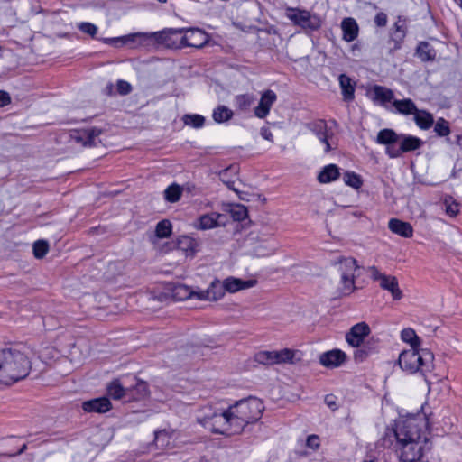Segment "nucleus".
I'll list each match as a JSON object with an SVG mask.
<instances>
[{
    "label": "nucleus",
    "instance_id": "obj_1",
    "mask_svg": "<svg viewBox=\"0 0 462 462\" xmlns=\"http://www.w3.org/2000/svg\"><path fill=\"white\" fill-rule=\"evenodd\" d=\"M425 420L411 417L395 423L390 430L396 439L397 452L402 462H415L431 449V443L426 436Z\"/></svg>",
    "mask_w": 462,
    "mask_h": 462
},
{
    "label": "nucleus",
    "instance_id": "obj_2",
    "mask_svg": "<svg viewBox=\"0 0 462 462\" xmlns=\"http://www.w3.org/2000/svg\"><path fill=\"white\" fill-rule=\"evenodd\" d=\"M32 369L29 357L16 348L0 349V383L11 385L26 378Z\"/></svg>",
    "mask_w": 462,
    "mask_h": 462
},
{
    "label": "nucleus",
    "instance_id": "obj_3",
    "mask_svg": "<svg viewBox=\"0 0 462 462\" xmlns=\"http://www.w3.org/2000/svg\"><path fill=\"white\" fill-rule=\"evenodd\" d=\"M186 28H166L162 31L153 32H136L122 37L104 38L102 41L107 44H116L121 42L125 44L134 38H143L152 40L155 43L168 49H182V36Z\"/></svg>",
    "mask_w": 462,
    "mask_h": 462
},
{
    "label": "nucleus",
    "instance_id": "obj_4",
    "mask_svg": "<svg viewBox=\"0 0 462 462\" xmlns=\"http://www.w3.org/2000/svg\"><path fill=\"white\" fill-rule=\"evenodd\" d=\"M229 408L233 416V431L237 433H240L247 424L258 421L265 409L260 399L252 396L236 402Z\"/></svg>",
    "mask_w": 462,
    "mask_h": 462
},
{
    "label": "nucleus",
    "instance_id": "obj_5",
    "mask_svg": "<svg viewBox=\"0 0 462 462\" xmlns=\"http://www.w3.org/2000/svg\"><path fill=\"white\" fill-rule=\"evenodd\" d=\"M197 421L204 428L217 434H236L234 432L233 416L230 408L226 410H214L212 407H205L201 415L197 417Z\"/></svg>",
    "mask_w": 462,
    "mask_h": 462
},
{
    "label": "nucleus",
    "instance_id": "obj_6",
    "mask_svg": "<svg viewBox=\"0 0 462 462\" xmlns=\"http://www.w3.org/2000/svg\"><path fill=\"white\" fill-rule=\"evenodd\" d=\"M434 355L427 348H411L403 350L398 359L400 367L409 373L422 374L430 372L433 367Z\"/></svg>",
    "mask_w": 462,
    "mask_h": 462
},
{
    "label": "nucleus",
    "instance_id": "obj_7",
    "mask_svg": "<svg viewBox=\"0 0 462 462\" xmlns=\"http://www.w3.org/2000/svg\"><path fill=\"white\" fill-rule=\"evenodd\" d=\"M256 284V280H242L235 277H227L222 284L220 282H212L211 286L202 291L199 295V300H217L224 295V291L236 292L241 290L249 289Z\"/></svg>",
    "mask_w": 462,
    "mask_h": 462
},
{
    "label": "nucleus",
    "instance_id": "obj_8",
    "mask_svg": "<svg viewBox=\"0 0 462 462\" xmlns=\"http://www.w3.org/2000/svg\"><path fill=\"white\" fill-rule=\"evenodd\" d=\"M285 16L293 25L300 27L305 31H318L322 25L319 15L297 7H287L285 9Z\"/></svg>",
    "mask_w": 462,
    "mask_h": 462
},
{
    "label": "nucleus",
    "instance_id": "obj_9",
    "mask_svg": "<svg viewBox=\"0 0 462 462\" xmlns=\"http://www.w3.org/2000/svg\"><path fill=\"white\" fill-rule=\"evenodd\" d=\"M399 134L390 128L380 130L376 137V142L378 143L386 145V154L390 158H398L402 154L401 152V146H396V143H399Z\"/></svg>",
    "mask_w": 462,
    "mask_h": 462
},
{
    "label": "nucleus",
    "instance_id": "obj_10",
    "mask_svg": "<svg viewBox=\"0 0 462 462\" xmlns=\"http://www.w3.org/2000/svg\"><path fill=\"white\" fill-rule=\"evenodd\" d=\"M208 41V34L199 28H186L182 36V48L193 47L200 49Z\"/></svg>",
    "mask_w": 462,
    "mask_h": 462
},
{
    "label": "nucleus",
    "instance_id": "obj_11",
    "mask_svg": "<svg viewBox=\"0 0 462 462\" xmlns=\"http://www.w3.org/2000/svg\"><path fill=\"white\" fill-rule=\"evenodd\" d=\"M102 133V130L97 127H90L87 129L73 130L70 133V138L77 143H81L83 146H95L97 144L96 138Z\"/></svg>",
    "mask_w": 462,
    "mask_h": 462
},
{
    "label": "nucleus",
    "instance_id": "obj_12",
    "mask_svg": "<svg viewBox=\"0 0 462 462\" xmlns=\"http://www.w3.org/2000/svg\"><path fill=\"white\" fill-rule=\"evenodd\" d=\"M370 333V328L365 322L354 325L346 335V342L353 347H359L365 337Z\"/></svg>",
    "mask_w": 462,
    "mask_h": 462
},
{
    "label": "nucleus",
    "instance_id": "obj_13",
    "mask_svg": "<svg viewBox=\"0 0 462 462\" xmlns=\"http://www.w3.org/2000/svg\"><path fill=\"white\" fill-rule=\"evenodd\" d=\"M346 355L340 349H332L319 356V363L327 368H336L346 361Z\"/></svg>",
    "mask_w": 462,
    "mask_h": 462
},
{
    "label": "nucleus",
    "instance_id": "obj_14",
    "mask_svg": "<svg viewBox=\"0 0 462 462\" xmlns=\"http://www.w3.org/2000/svg\"><path fill=\"white\" fill-rule=\"evenodd\" d=\"M276 99L277 96L274 91L271 89L265 90L261 96L258 106L254 108L255 116L261 119L265 118Z\"/></svg>",
    "mask_w": 462,
    "mask_h": 462
},
{
    "label": "nucleus",
    "instance_id": "obj_15",
    "mask_svg": "<svg viewBox=\"0 0 462 462\" xmlns=\"http://www.w3.org/2000/svg\"><path fill=\"white\" fill-rule=\"evenodd\" d=\"M82 409L86 412L105 413L112 409V403L109 398L99 397L84 402Z\"/></svg>",
    "mask_w": 462,
    "mask_h": 462
},
{
    "label": "nucleus",
    "instance_id": "obj_16",
    "mask_svg": "<svg viewBox=\"0 0 462 462\" xmlns=\"http://www.w3.org/2000/svg\"><path fill=\"white\" fill-rule=\"evenodd\" d=\"M226 217L223 214L212 212L209 214H204L198 219L199 225L196 226L199 229L207 230L217 226H225L226 223L223 219Z\"/></svg>",
    "mask_w": 462,
    "mask_h": 462
},
{
    "label": "nucleus",
    "instance_id": "obj_17",
    "mask_svg": "<svg viewBox=\"0 0 462 462\" xmlns=\"http://www.w3.org/2000/svg\"><path fill=\"white\" fill-rule=\"evenodd\" d=\"M388 228L393 234L405 238H410L413 236L412 226L409 222L398 218H391L388 222Z\"/></svg>",
    "mask_w": 462,
    "mask_h": 462
},
{
    "label": "nucleus",
    "instance_id": "obj_18",
    "mask_svg": "<svg viewBox=\"0 0 462 462\" xmlns=\"http://www.w3.org/2000/svg\"><path fill=\"white\" fill-rule=\"evenodd\" d=\"M341 29L343 32V40L351 42L355 41L359 32V27L356 21L352 17L344 18L341 22Z\"/></svg>",
    "mask_w": 462,
    "mask_h": 462
},
{
    "label": "nucleus",
    "instance_id": "obj_19",
    "mask_svg": "<svg viewBox=\"0 0 462 462\" xmlns=\"http://www.w3.org/2000/svg\"><path fill=\"white\" fill-rule=\"evenodd\" d=\"M399 144L402 153L416 151L424 144V142L417 136L409 134H399Z\"/></svg>",
    "mask_w": 462,
    "mask_h": 462
},
{
    "label": "nucleus",
    "instance_id": "obj_20",
    "mask_svg": "<svg viewBox=\"0 0 462 462\" xmlns=\"http://www.w3.org/2000/svg\"><path fill=\"white\" fill-rule=\"evenodd\" d=\"M339 86L342 91L343 99L346 102L353 101L355 98L356 83L346 74H340L338 78Z\"/></svg>",
    "mask_w": 462,
    "mask_h": 462
},
{
    "label": "nucleus",
    "instance_id": "obj_21",
    "mask_svg": "<svg viewBox=\"0 0 462 462\" xmlns=\"http://www.w3.org/2000/svg\"><path fill=\"white\" fill-rule=\"evenodd\" d=\"M171 291L172 298L178 301L190 299L193 296H196L198 299H199V295L201 293V291L195 292L190 287L180 283L174 284Z\"/></svg>",
    "mask_w": 462,
    "mask_h": 462
},
{
    "label": "nucleus",
    "instance_id": "obj_22",
    "mask_svg": "<svg viewBox=\"0 0 462 462\" xmlns=\"http://www.w3.org/2000/svg\"><path fill=\"white\" fill-rule=\"evenodd\" d=\"M373 92V100L377 101L380 105L385 106L387 103H390L394 100V93L392 89L387 88L383 86L374 85L372 88Z\"/></svg>",
    "mask_w": 462,
    "mask_h": 462
},
{
    "label": "nucleus",
    "instance_id": "obj_23",
    "mask_svg": "<svg viewBox=\"0 0 462 462\" xmlns=\"http://www.w3.org/2000/svg\"><path fill=\"white\" fill-rule=\"evenodd\" d=\"M339 167L336 164H328L321 169L317 180L319 183H330L337 180L340 176Z\"/></svg>",
    "mask_w": 462,
    "mask_h": 462
},
{
    "label": "nucleus",
    "instance_id": "obj_24",
    "mask_svg": "<svg viewBox=\"0 0 462 462\" xmlns=\"http://www.w3.org/2000/svg\"><path fill=\"white\" fill-rule=\"evenodd\" d=\"M380 287L383 290L389 291L393 300H401L402 291L399 289L398 281L395 276L386 275L383 277L380 282Z\"/></svg>",
    "mask_w": 462,
    "mask_h": 462
},
{
    "label": "nucleus",
    "instance_id": "obj_25",
    "mask_svg": "<svg viewBox=\"0 0 462 462\" xmlns=\"http://www.w3.org/2000/svg\"><path fill=\"white\" fill-rule=\"evenodd\" d=\"M393 106H394L396 113L404 116L414 115L416 112H418V108L415 103L411 98H404L400 100L394 99L393 101Z\"/></svg>",
    "mask_w": 462,
    "mask_h": 462
},
{
    "label": "nucleus",
    "instance_id": "obj_26",
    "mask_svg": "<svg viewBox=\"0 0 462 462\" xmlns=\"http://www.w3.org/2000/svg\"><path fill=\"white\" fill-rule=\"evenodd\" d=\"M107 393L110 397H112L115 400H121L124 398H128V392H130V388H125L123 386V384L120 383L119 380H113L108 385H107Z\"/></svg>",
    "mask_w": 462,
    "mask_h": 462
},
{
    "label": "nucleus",
    "instance_id": "obj_27",
    "mask_svg": "<svg viewBox=\"0 0 462 462\" xmlns=\"http://www.w3.org/2000/svg\"><path fill=\"white\" fill-rule=\"evenodd\" d=\"M416 54L421 61H433L436 58L435 49L427 42H420L416 49Z\"/></svg>",
    "mask_w": 462,
    "mask_h": 462
},
{
    "label": "nucleus",
    "instance_id": "obj_28",
    "mask_svg": "<svg viewBox=\"0 0 462 462\" xmlns=\"http://www.w3.org/2000/svg\"><path fill=\"white\" fill-rule=\"evenodd\" d=\"M414 121L418 127L422 130H428L434 125L432 114L426 110H420L414 114Z\"/></svg>",
    "mask_w": 462,
    "mask_h": 462
},
{
    "label": "nucleus",
    "instance_id": "obj_29",
    "mask_svg": "<svg viewBox=\"0 0 462 462\" xmlns=\"http://www.w3.org/2000/svg\"><path fill=\"white\" fill-rule=\"evenodd\" d=\"M197 242L189 236H182L177 240V248L185 253V254L193 256L197 252Z\"/></svg>",
    "mask_w": 462,
    "mask_h": 462
},
{
    "label": "nucleus",
    "instance_id": "obj_30",
    "mask_svg": "<svg viewBox=\"0 0 462 462\" xmlns=\"http://www.w3.org/2000/svg\"><path fill=\"white\" fill-rule=\"evenodd\" d=\"M128 399L141 400L149 394V388L146 382L142 380H136L134 387H129Z\"/></svg>",
    "mask_w": 462,
    "mask_h": 462
},
{
    "label": "nucleus",
    "instance_id": "obj_31",
    "mask_svg": "<svg viewBox=\"0 0 462 462\" xmlns=\"http://www.w3.org/2000/svg\"><path fill=\"white\" fill-rule=\"evenodd\" d=\"M335 263L340 264L342 274L355 275V272L359 268L357 261L353 257H340Z\"/></svg>",
    "mask_w": 462,
    "mask_h": 462
},
{
    "label": "nucleus",
    "instance_id": "obj_32",
    "mask_svg": "<svg viewBox=\"0 0 462 462\" xmlns=\"http://www.w3.org/2000/svg\"><path fill=\"white\" fill-rule=\"evenodd\" d=\"M183 189L177 183H172L164 190V199L170 203L178 202L182 194Z\"/></svg>",
    "mask_w": 462,
    "mask_h": 462
},
{
    "label": "nucleus",
    "instance_id": "obj_33",
    "mask_svg": "<svg viewBox=\"0 0 462 462\" xmlns=\"http://www.w3.org/2000/svg\"><path fill=\"white\" fill-rule=\"evenodd\" d=\"M234 116V113L226 106H218L213 110V119L217 123H224L230 120Z\"/></svg>",
    "mask_w": 462,
    "mask_h": 462
},
{
    "label": "nucleus",
    "instance_id": "obj_34",
    "mask_svg": "<svg viewBox=\"0 0 462 462\" xmlns=\"http://www.w3.org/2000/svg\"><path fill=\"white\" fill-rule=\"evenodd\" d=\"M254 102V97L250 94L237 95L235 97V106L242 112L248 111Z\"/></svg>",
    "mask_w": 462,
    "mask_h": 462
},
{
    "label": "nucleus",
    "instance_id": "obj_35",
    "mask_svg": "<svg viewBox=\"0 0 462 462\" xmlns=\"http://www.w3.org/2000/svg\"><path fill=\"white\" fill-rule=\"evenodd\" d=\"M310 129L316 134L319 141H325L328 137V125L325 120H318L310 125Z\"/></svg>",
    "mask_w": 462,
    "mask_h": 462
},
{
    "label": "nucleus",
    "instance_id": "obj_36",
    "mask_svg": "<svg viewBox=\"0 0 462 462\" xmlns=\"http://www.w3.org/2000/svg\"><path fill=\"white\" fill-rule=\"evenodd\" d=\"M254 360L265 365H274L277 362L276 351H260L255 354Z\"/></svg>",
    "mask_w": 462,
    "mask_h": 462
},
{
    "label": "nucleus",
    "instance_id": "obj_37",
    "mask_svg": "<svg viewBox=\"0 0 462 462\" xmlns=\"http://www.w3.org/2000/svg\"><path fill=\"white\" fill-rule=\"evenodd\" d=\"M355 279H356V275H347V274L341 273L340 293L342 295L346 296V295L351 294L354 291V290L356 289Z\"/></svg>",
    "mask_w": 462,
    "mask_h": 462
},
{
    "label": "nucleus",
    "instance_id": "obj_38",
    "mask_svg": "<svg viewBox=\"0 0 462 462\" xmlns=\"http://www.w3.org/2000/svg\"><path fill=\"white\" fill-rule=\"evenodd\" d=\"M401 338L402 339V341L409 343L411 348H419L420 345V338L411 328H404L401 332Z\"/></svg>",
    "mask_w": 462,
    "mask_h": 462
},
{
    "label": "nucleus",
    "instance_id": "obj_39",
    "mask_svg": "<svg viewBox=\"0 0 462 462\" xmlns=\"http://www.w3.org/2000/svg\"><path fill=\"white\" fill-rule=\"evenodd\" d=\"M344 183L355 189H359L363 185V180L360 175L354 171H346L343 174Z\"/></svg>",
    "mask_w": 462,
    "mask_h": 462
},
{
    "label": "nucleus",
    "instance_id": "obj_40",
    "mask_svg": "<svg viewBox=\"0 0 462 462\" xmlns=\"http://www.w3.org/2000/svg\"><path fill=\"white\" fill-rule=\"evenodd\" d=\"M172 225L170 220L163 219L158 222L155 227V236L158 238H167L171 235Z\"/></svg>",
    "mask_w": 462,
    "mask_h": 462
},
{
    "label": "nucleus",
    "instance_id": "obj_41",
    "mask_svg": "<svg viewBox=\"0 0 462 462\" xmlns=\"http://www.w3.org/2000/svg\"><path fill=\"white\" fill-rule=\"evenodd\" d=\"M434 132L439 137L449 138L451 133L449 123L443 117L438 118L434 125Z\"/></svg>",
    "mask_w": 462,
    "mask_h": 462
},
{
    "label": "nucleus",
    "instance_id": "obj_42",
    "mask_svg": "<svg viewBox=\"0 0 462 462\" xmlns=\"http://www.w3.org/2000/svg\"><path fill=\"white\" fill-rule=\"evenodd\" d=\"M50 245L46 240H37L32 245L33 255L36 259H42L49 252Z\"/></svg>",
    "mask_w": 462,
    "mask_h": 462
},
{
    "label": "nucleus",
    "instance_id": "obj_43",
    "mask_svg": "<svg viewBox=\"0 0 462 462\" xmlns=\"http://www.w3.org/2000/svg\"><path fill=\"white\" fill-rule=\"evenodd\" d=\"M230 216L234 221H243L248 217L246 207L241 204H236L229 210Z\"/></svg>",
    "mask_w": 462,
    "mask_h": 462
},
{
    "label": "nucleus",
    "instance_id": "obj_44",
    "mask_svg": "<svg viewBox=\"0 0 462 462\" xmlns=\"http://www.w3.org/2000/svg\"><path fill=\"white\" fill-rule=\"evenodd\" d=\"M183 121L186 125H190L194 128H200L205 124V118L200 115H185Z\"/></svg>",
    "mask_w": 462,
    "mask_h": 462
},
{
    "label": "nucleus",
    "instance_id": "obj_45",
    "mask_svg": "<svg viewBox=\"0 0 462 462\" xmlns=\"http://www.w3.org/2000/svg\"><path fill=\"white\" fill-rule=\"evenodd\" d=\"M277 362L276 364L282 363H292L294 357V351L289 348H284L280 351H276Z\"/></svg>",
    "mask_w": 462,
    "mask_h": 462
},
{
    "label": "nucleus",
    "instance_id": "obj_46",
    "mask_svg": "<svg viewBox=\"0 0 462 462\" xmlns=\"http://www.w3.org/2000/svg\"><path fill=\"white\" fill-rule=\"evenodd\" d=\"M406 36V31H393L391 32V42L393 43V50H399L402 47V43Z\"/></svg>",
    "mask_w": 462,
    "mask_h": 462
},
{
    "label": "nucleus",
    "instance_id": "obj_47",
    "mask_svg": "<svg viewBox=\"0 0 462 462\" xmlns=\"http://www.w3.org/2000/svg\"><path fill=\"white\" fill-rule=\"evenodd\" d=\"M77 27L80 32L91 36L92 38H95L97 33V27L91 23L82 22L79 23Z\"/></svg>",
    "mask_w": 462,
    "mask_h": 462
},
{
    "label": "nucleus",
    "instance_id": "obj_48",
    "mask_svg": "<svg viewBox=\"0 0 462 462\" xmlns=\"http://www.w3.org/2000/svg\"><path fill=\"white\" fill-rule=\"evenodd\" d=\"M117 93L121 96H126L133 90L131 84L124 79H119L116 82Z\"/></svg>",
    "mask_w": 462,
    "mask_h": 462
},
{
    "label": "nucleus",
    "instance_id": "obj_49",
    "mask_svg": "<svg viewBox=\"0 0 462 462\" xmlns=\"http://www.w3.org/2000/svg\"><path fill=\"white\" fill-rule=\"evenodd\" d=\"M369 356V351L365 347H356L354 352V359L356 363L365 361Z\"/></svg>",
    "mask_w": 462,
    "mask_h": 462
},
{
    "label": "nucleus",
    "instance_id": "obj_50",
    "mask_svg": "<svg viewBox=\"0 0 462 462\" xmlns=\"http://www.w3.org/2000/svg\"><path fill=\"white\" fill-rule=\"evenodd\" d=\"M306 446L313 450L319 449L320 446L319 437L315 434L310 435L307 438Z\"/></svg>",
    "mask_w": 462,
    "mask_h": 462
},
{
    "label": "nucleus",
    "instance_id": "obj_51",
    "mask_svg": "<svg viewBox=\"0 0 462 462\" xmlns=\"http://www.w3.org/2000/svg\"><path fill=\"white\" fill-rule=\"evenodd\" d=\"M387 15L383 12H379L374 17V23L378 27H384L387 24Z\"/></svg>",
    "mask_w": 462,
    "mask_h": 462
},
{
    "label": "nucleus",
    "instance_id": "obj_52",
    "mask_svg": "<svg viewBox=\"0 0 462 462\" xmlns=\"http://www.w3.org/2000/svg\"><path fill=\"white\" fill-rule=\"evenodd\" d=\"M368 271L371 274V278L374 281L381 282L383 280V277L386 276V274L380 273L379 269L374 265L368 267Z\"/></svg>",
    "mask_w": 462,
    "mask_h": 462
},
{
    "label": "nucleus",
    "instance_id": "obj_53",
    "mask_svg": "<svg viewBox=\"0 0 462 462\" xmlns=\"http://www.w3.org/2000/svg\"><path fill=\"white\" fill-rule=\"evenodd\" d=\"M336 396L333 394H327L325 396L324 402L329 407L332 411H335L337 409V403H336Z\"/></svg>",
    "mask_w": 462,
    "mask_h": 462
},
{
    "label": "nucleus",
    "instance_id": "obj_54",
    "mask_svg": "<svg viewBox=\"0 0 462 462\" xmlns=\"http://www.w3.org/2000/svg\"><path fill=\"white\" fill-rule=\"evenodd\" d=\"M227 174V170H224L223 171H221L219 173V176H220V179L226 185V187L229 189H232L234 190L236 193L238 192V189H236L235 188V182L234 181H229V180H226L225 178Z\"/></svg>",
    "mask_w": 462,
    "mask_h": 462
},
{
    "label": "nucleus",
    "instance_id": "obj_55",
    "mask_svg": "<svg viewBox=\"0 0 462 462\" xmlns=\"http://www.w3.org/2000/svg\"><path fill=\"white\" fill-rule=\"evenodd\" d=\"M11 103V97L8 92L0 90V107H4Z\"/></svg>",
    "mask_w": 462,
    "mask_h": 462
},
{
    "label": "nucleus",
    "instance_id": "obj_56",
    "mask_svg": "<svg viewBox=\"0 0 462 462\" xmlns=\"http://www.w3.org/2000/svg\"><path fill=\"white\" fill-rule=\"evenodd\" d=\"M260 133L263 139L273 142V134L268 127H262Z\"/></svg>",
    "mask_w": 462,
    "mask_h": 462
},
{
    "label": "nucleus",
    "instance_id": "obj_57",
    "mask_svg": "<svg viewBox=\"0 0 462 462\" xmlns=\"http://www.w3.org/2000/svg\"><path fill=\"white\" fill-rule=\"evenodd\" d=\"M446 212L448 215L455 217L458 213V205L453 204L447 206Z\"/></svg>",
    "mask_w": 462,
    "mask_h": 462
},
{
    "label": "nucleus",
    "instance_id": "obj_58",
    "mask_svg": "<svg viewBox=\"0 0 462 462\" xmlns=\"http://www.w3.org/2000/svg\"><path fill=\"white\" fill-rule=\"evenodd\" d=\"M446 143L448 144H450V145L457 144V145L462 147V134H457L455 136V140L454 141L451 140L450 138H447L446 139Z\"/></svg>",
    "mask_w": 462,
    "mask_h": 462
},
{
    "label": "nucleus",
    "instance_id": "obj_59",
    "mask_svg": "<svg viewBox=\"0 0 462 462\" xmlns=\"http://www.w3.org/2000/svg\"><path fill=\"white\" fill-rule=\"evenodd\" d=\"M273 253H274L273 247L267 248L264 252H261L259 248L255 249V254L258 256H268V255H272Z\"/></svg>",
    "mask_w": 462,
    "mask_h": 462
},
{
    "label": "nucleus",
    "instance_id": "obj_60",
    "mask_svg": "<svg viewBox=\"0 0 462 462\" xmlns=\"http://www.w3.org/2000/svg\"><path fill=\"white\" fill-rule=\"evenodd\" d=\"M393 31H394V32L406 31L405 26H404V23L401 22L400 20L398 22L394 23L393 27Z\"/></svg>",
    "mask_w": 462,
    "mask_h": 462
},
{
    "label": "nucleus",
    "instance_id": "obj_61",
    "mask_svg": "<svg viewBox=\"0 0 462 462\" xmlns=\"http://www.w3.org/2000/svg\"><path fill=\"white\" fill-rule=\"evenodd\" d=\"M104 93L106 95H108V96H112L114 94V85H113V83L110 82V83H108L106 86V88L104 89Z\"/></svg>",
    "mask_w": 462,
    "mask_h": 462
},
{
    "label": "nucleus",
    "instance_id": "obj_62",
    "mask_svg": "<svg viewBox=\"0 0 462 462\" xmlns=\"http://www.w3.org/2000/svg\"><path fill=\"white\" fill-rule=\"evenodd\" d=\"M238 194V197L241 200H245V201H250V198L252 195H250L249 193L247 192H245V191H239L236 192Z\"/></svg>",
    "mask_w": 462,
    "mask_h": 462
},
{
    "label": "nucleus",
    "instance_id": "obj_63",
    "mask_svg": "<svg viewBox=\"0 0 462 462\" xmlns=\"http://www.w3.org/2000/svg\"><path fill=\"white\" fill-rule=\"evenodd\" d=\"M154 434H155L154 441H155L156 443H158V441H159V439H160V438H161V437H162V436H167V432H166V430H159V431H155V432H154Z\"/></svg>",
    "mask_w": 462,
    "mask_h": 462
},
{
    "label": "nucleus",
    "instance_id": "obj_64",
    "mask_svg": "<svg viewBox=\"0 0 462 462\" xmlns=\"http://www.w3.org/2000/svg\"><path fill=\"white\" fill-rule=\"evenodd\" d=\"M321 143H323L325 144V152H329L331 150H332V147L328 142V137H326V140L325 141H320Z\"/></svg>",
    "mask_w": 462,
    "mask_h": 462
}]
</instances>
